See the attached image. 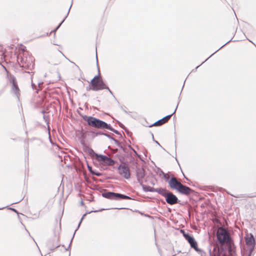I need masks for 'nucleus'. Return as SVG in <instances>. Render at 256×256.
<instances>
[{"label": "nucleus", "instance_id": "nucleus-1", "mask_svg": "<svg viewBox=\"0 0 256 256\" xmlns=\"http://www.w3.org/2000/svg\"><path fill=\"white\" fill-rule=\"evenodd\" d=\"M83 119L92 127L100 129L110 128L108 124L96 118L85 116H83Z\"/></svg>", "mask_w": 256, "mask_h": 256}, {"label": "nucleus", "instance_id": "nucleus-2", "mask_svg": "<svg viewBox=\"0 0 256 256\" xmlns=\"http://www.w3.org/2000/svg\"><path fill=\"white\" fill-rule=\"evenodd\" d=\"M108 86L103 82L99 75L96 76L90 81V84L86 87V90H92L94 91L107 88Z\"/></svg>", "mask_w": 256, "mask_h": 256}, {"label": "nucleus", "instance_id": "nucleus-3", "mask_svg": "<svg viewBox=\"0 0 256 256\" xmlns=\"http://www.w3.org/2000/svg\"><path fill=\"white\" fill-rule=\"evenodd\" d=\"M218 240L220 244L226 243L230 244V239L227 230L222 228H219L216 233Z\"/></svg>", "mask_w": 256, "mask_h": 256}, {"label": "nucleus", "instance_id": "nucleus-4", "mask_svg": "<svg viewBox=\"0 0 256 256\" xmlns=\"http://www.w3.org/2000/svg\"><path fill=\"white\" fill-rule=\"evenodd\" d=\"M102 196L104 198L112 200H132V198L129 196L124 195L123 194L116 193L114 192H105L102 193Z\"/></svg>", "mask_w": 256, "mask_h": 256}, {"label": "nucleus", "instance_id": "nucleus-5", "mask_svg": "<svg viewBox=\"0 0 256 256\" xmlns=\"http://www.w3.org/2000/svg\"><path fill=\"white\" fill-rule=\"evenodd\" d=\"M246 242L248 247V256H250L255 246V239L252 234H246Z\"/></svg>", "mask_w": 256, "mask_h": 256}, {"label": "nucleus", "instance_id": "nucleus-6", "mask_svg": "<svg viewBox=\"0 0 256 256\" xmlns=\"http://www.w3.org/2000/svg\"><path fill=\"white\" fill-rule=\"evenodd\" d=\"M118 173L126 179L130 178V168L126 164H122L118 167Z\"/></svg>", "mask_w": 256, "mask_h": 256}, {"label": "nucleus", "instance_id": "nucleus-7", "mask_svg": "<svg viewBox=\"0 0 256 256\" xmlns=\"http://www.w3.org/2000/svg\"><path fill=\"white\" fill-rule=\"evenodd\" d=\"M96 160L108 166H112L114 164V160L102 154H96Z\"/></svg>", "mask_w": 256, "mask_h": 256}, {"label": "nucleus", "instance_id": "nucleus-8", "mask_svg": "<svg viewBox=\"0 0 256 256\" xmlns=\"http://www.w3.org/2000/svg\"><path fill=\"white\" fill-rule=\"evenodd\" d=\"M165 198L166 202L170 205L178 204L179 202L178 198L172 192L169 191L165 196Z\"/></svg>", "mask_w": 256, "mask_h": 256}, {"label": "nucleus", "instance_id": "nucleus-9", "mask_svg": "<svg viewBox=\"0 0 256 256\" xmlns=\"http://www.w3.org/2000/svg\"><path fill=\"white\" fill-rule=\"evenodd\" d=\"M136 178L138 182L142 184L144 182V178L145 176V171L144 168H138L136 169Z\"/></svg>", "mask_w": 256, "mask_h": 256}, {"label": "nucleus", "instance_id": "nucleus-10", "mask_svg": "<svg viewBox=\"0 0 256 256\" xmlns=\"http://www.w3.org/2000/svg\"><path fill=\"white\" fill-rule=\"evenodd\" d=\"M178 106V104L177 105L175 110H174V112L172 114L164 116L162 118V119L158 120L157 122H155L154 124H152V125L150 126L151 127L152 126H160V125H162V124L166 122L170 119V118L172 116V114H174L176 112Z\"/></svg>", "mask_w": 256, "mask_h": 256}, {"label": "nucleus", "instance_id": "nucleus-11", "mask_svg": "<svg viewBox=\"0 0 256 256\" xmlns=\"http://www.w3.org/2000/svg\"><path fill=\"white\" fill-rule=\"evenodd\" d=\"M182 184L178 182L175 177H172L168 181V184L172 189L178 190Z\"/></svg>", "mask_w": 256, "mask_h": 256}, {"label": "nucleus", "instance_id": "nucleus-12", "mask_svg": "<svg viewBox=\"0 0 256 256\" xmlns=\"http://www.w3.org/2000/svg\"><path fill=\"white\" fill-rule=\"evenodd\" d=\"M210 256H227L224 254L223 250L218 247L214 246L213 250H209Z\"/></svg>", "mask_w": 256, "mask_h": 256}, {"label": "nucleus", "instance_id": "nucleus-13", "mask_svg": "<svg viewBox=\"0 0 256 256\" xmlns=\"http://www.w3.org/2000/svg\"><path fill=\"white\" fill-rule=\"evenodd\" d=\"M10 80L12 84V90L14 92L17 98H18L20 96V90L18 88L16 78L14 77H12L11 78Z\"/></svg>", "mask_w": 256, "mask_h": 256}, {"label": "nucleus", "instance_id": "nucleus-14", "mask_svg": "<svg viewBox=\"0 0 256 256\" xmlns=\"http://www.w3.org/2000/svg\"><path fill=\"white\" fill-rule=\"evenodd\" d=\"M177 190L179 192L185 195H188L193 192L190 188L182 184H181Z\"/></svg>", "mask_w": 256, "mask_h": 256}, {"label": "nucleus", "instance_id": "nucleus-15", "mask_svg": "<svg viewBox=\"0 0 256 256\" xmlns=\"http://www.w3.org/2000/svg\"><path fill=\"white\" fill-rule=\"evenodd\" d=\"M168 192V190H166L164 188H155L154 189V192H156L158 194H161L162 196H164L165 198V196L167 194Z\"/></svg>", "mask_w": 256, "mask_h": 256}, {"label": "nucleus", "instance_id": "nucleus-16", "mask_svg": "<svg viewBox=\"0 0 256 256\" xmlns=\"http://www.w3.org/2000/svg\"><path fill=\"white\" fill-rule=\"evenodd\" d=\"M142 188V190L146 192H154L155 188L150 187V186L144 184L143 183H142V184H140Z\"/></svg>", "mask_w": 256, "mask_h": 256}, {"label": "nucleus", "instance_id": "nucleus-17", "mask_svg": "<svg viewBox=\"0 0 256 256\" xmlns=\"http://www.w3.org/2000/svg\"><path fill=\"white\" fill-rule=\"evenodd\" d=\"M189 244H190V246L194 249L196 251H200V248H198L197 242L194 238L192 240Z\"/></svg>", "mask_w": 256, "mask_h": 256}, {"label": "nucleus", "instance_id": "nucleus-18", "mask_svg": "<svg viewBox=\"0 0 256 256\" xmlns=\"http://www.w3.org/2000/svg\"><path fill=\"white\" fill-rule=\"evenodd\" d=\"M86 214H84L83 215L82 217V218H81V220H80V222H79V224H78V228H77V229L75 230V232H76V231L79 228L80 226V224H81V222H82V220L84 218V216H86ZM75 233H76V232H74V235H73L72 238V240H70V244H69V247H70V245H71V244H72V239H73V238H74V234H75Z\"/></svg>", "mask_w": 256, "mask_h": 256}, {"label": "nucleus", "instance_id": "nucleus-19", "mask_svg": "<svg viewBox=\"0 0 256 256\" xmlns=\"http://www.w3.org/2000/svg\"><path fill=\"white\" fill-rule=\"evenodd\" d=\"M88 153L90 155L92 156H95L96 158V154H96L92 149L90 148L88 150Z\"/></svg>", "mask_w": 256, "mask_h": 256}, {"label": "nucleus", "instance_id": "nucleus-20", "mask_svg": "<svg viewBox=\"0 0 256 256\" xmlns=\"http://www.w3.org/2000/svg\"><path fill=\"white\" fill-rule=\"evenodd\" d=\"M228 252L230 256H234V252L233 250L232 247L231 246H230L228 247Z\"/></svg>", "mask_w": 256, "mask_h": 256}, {"label": "nucleus", "instance_id": "nucleus-21", "mask_svg": "<svg viewBox=\"0 0 256 256\" xmlns=\"http://www.w3.org/2000/svg\"><path fill=\"white\" fill-rule=\"evenodd\" d=\"M108 126H109L110 128H106V129L109 130H111V131H112V132H114V133H116V134H119L118 132V130H116L114 129V128H113L111 126H110V124H108Z\"/></svg>", "mask_w": 256, "mask_h": 256}, {"label": "nucleus", "instance_id": "nucleus-22", "mask_svg": "<svg viewBox=\"0 0 256 256\" xmlns=\"http://www.w3.org/2000/svg\"><path fill=\"white\" fill-rule=\"evenodd\" d=\"M188 242V243L190 242L194 239V238L192 236L190 235V236H187V238H186Z\"/></svg>", "mask_w": 256, "mask_h": 256}, {"label": "nucleus", "instance_id": "nucleus-23", "mask_svg": "<svg viewBox=\"0 0 256 256\" xmlns=\"http://www.w3.org/2000/svg\"><path fill=\"white\" fill-rule=\"evenodd\" d=\"M201 256H206V252H203L201 249L200 248V251H196Z\"/></svg>", "mask_w": 256, "mask_h": 256}, {"label": "nucleus", "instance_id": "nucleus-24", "mask_svg": "<svg viewBox=\"0 0 256 256\" xmlns=\"http://www.w3.org/2000/svg\"><path fill=\"white\" fill-rule=\"evenodd\" d=\"M151 134H152V136L153 140L156 142V144H158V146H160L161 148H162V146H160V143L158 141L154 140L153 134L152 133H151Z\"/></svg>", "mask_w": 256, "mask_h": 256}, {"label": "nucleus", "instance_id": "nucleus-25", "mask_svg": "<svg viewBox=\"0 0 256 256\" xmlns=\"http://www.w3.org/2000/svg\"><path fill=\"white\" fill-rule=\"evenodd\" d=\"M64 20L54 30V31L56 30L61 26V24H62V22H64Z\"/></svg>", "mask_w": 256, "mask_h": 256}, {"label": "nucleus", "instance_id": "nucleus-26", "mask_svg": "<svg viewBox=\"0 0 256 256\" xmlns=\"http://www.w3.org/2000/svg\"><path fill=\"white\" fill-rule=\"evenodd\" d=\"M187 236H190V234H188L184 233V236L185 238H187Z\"/></svg>", "mask_w": 256, "mask_h": 256}, {"label": "nucleus", "instance_id": "nucleus-27", "mask_svg": "<svg viewBox=\"0 0 256 256\" xmlns=\"http://www.w3.org/2000/svg\"><path fill=\"white\" fill-rule=\"evenodd\" d=\"M92 174H95L96 176H100V173H94V172H92Z\"/></svg>", "mask_w": 256, "mask_h": 256}, {"label": "nucleus", "instance_id": "nucleus-28", "mask_svg": "<svg viewBox=\"0 0 256 256\" xmlns=\"http://www.w3.org/2000/svg\"><path fill=\"white\" fill-rule=\"evenodd\" d=\"M32 86L33 89H36V86L33 83H32Z\"/></svg>", "mask_w": 256, "mask_h": 256}, {"label": "nucleus", "instance_id": "nucleus-29", "mask_svg": "<svg viewBox=\"0 0 256 256\" xmlns=\"http://www.w3.org/2000/svg\"><path fill=\"white\" fill-rule=\"evenodd\" d=\"M104 133H102V132H97L96 134V135L98 136V134H101V135H104Z\"/></svg>", "mask_w": 256, "mask_h": 256}, {"label": "nucleus", "instance_id": "nucleus-30", "mask_svg": "<svg viewBox=\"0 0 256 256\" xmlns=\"http://www.w3.org/2000/svg\"><path fill=\"white\" fill-rule=\"evenodd\" d=\"M106 90H108V92H110V93L111 94H112V91L110 90V88L108 87L107 88H106Z\"/></svg>", "mask_w": 256, "mask_h": 256}, {"label": "nucleus", "instance_id": "nucleus-31", "mask_svg": "<svg viewBox=\"0 0 256 256\" xmlns=\"http://www.w3.org/2000/svg\"><path fill=\"white\" fill-rule=\"evenodd\" d=\"M106 90H108V92H110V93L111 94H112V91L110 90V88L108 87L107 88H106Z\"/></svg>", "mask_w": 256, "mask_h": 256}, {"label": "nucleus", "instance_id": "nucleus-32", "mask_svg": "<svg viewBox=\"0 0 256 256\" xmlns=\"http://www.w3.org/2000/svg\"><path fill=\"white\" fill-rule=\"evenodd\" d=\"M104 135L106 136H107L109 138H110V136L108 134H104Z\"/></svg>", "mask_w": 256, "mask_h": 256}, {"label": "nucleus", "instance_id": "nucleus-33", "mask_svg": "<svg viewBox=\"0 0 256 256\" xmlns=\"http://www.w3.org/2000/svg\"><path fill=\"white\" fill-rule=\"evenodd\" d=\"M72 4H71L70 6V8H69V9H68V14H67V16L68 15V13H69V12H70V8H71V6H72Z\"/></svg>", "mask_w": 256, "mask_h": 256}, {"label": "nucleus", "instance_id": "nucleus-34", "mask_svg": "<svg viewBox=\"0 0 256 256\" xmlns=\"http://www.w3.org/2000/svg\"><path fill=\"white\" fill-rule=\"evenodd\" d=\"M10 209L16 212H17V211L15 209H14V208H10Z\"/></svg>", "mask_w": 256, "mask_h": 256}, {"label": "nucleus", "instance_id": "nucleus-35", "mask_svg": "<svg viewBox=\"0 0 256 256\" xmlns=\"http://www.w3.org/2000/svg\"><path fill=\"white\" fill-rule=\"evenodd\" d=\"M120 126L124 129H125V128H124V126L122 124H120Z\"/></svg>", "mask_w": 256, "mask_h": 256}, {"label": "nucleus", "instance_id": "nucleus-36", "mask_svg": "<svg viewBox=\"0 0 256 256\" xmlns=\"http://www.w3.org/2000/svg\"><path fill=\"white\" fill-rule=\"evenodd\" d=\"M96 62L97 64L98 63V58H97V52H96Z\"/></svg>", "mask_w": 256, "mask_h": 256}, {"label": "nucleus", "instance_id": "nucleus-37", "mask_svg": "<svg viewBox=\"0 0 256 256\" xmlns=\"http://www.w3.org/2000/svg\"><path fill=\"white\" fill-rule=\"evenodd\" d=\"M164 178H166V180H168V177H166V175L164 176Z\"/></svg>", "mask_w": 256, "mask_h": 256}, {"label": "nucleus", "instance_id": "nucleus-38", "mask_svg": "<svg viewBox=\"0 0 256 256\" xmlns=\"http://www.w3.org/2000/svg\"><path fill=\"white\" fill-rule=\"evenodd\" d=\"M76 67L78 68V66L75 64V62H72Z\"/></svg>", "mask_w": 256, "mask_h": 256}, {"label": "nucleus", "instance_id": "nucleus-39", "mask_svg": "<svg viewBox=\"0 0 256 256\" xmlns=\"http://www.w3.org/2000/svg\"><path fill=\"white\" fill-rule=\"evenodd\" d=\"M88 170H90V168H92L91 167H90L89 166H88Z\"/></svg>", "mask_w": 256, "mask_h": 256}, {"label": "nucleus", "instance_id": "nucleus-40", "mask_svg": "<svg viewBox=\"0 0 256 256\" xmlns=\"http://www.w3.org/2000/svg\"><path fill=\"white\" fill-rule=\"evenodd\" d=\"M28 154H29V152H28V150H27V152H26V154L28 156Z\"/></svg>", "mask_w": 256, "mask_h": 256}, {"label": "nucleus", "instance_id": "nucleus-41", "mask_svg": "<svg viewBox=\"0 0 256 256\" xmlns=\"http://www.w3.org/2000/svg\"><path fill=\"white\" fill-rule=\"evenodd\" d=\"M227 43H226V44H224L222 46L220 47V48H222L223 46H225V45Z\"/></svg>", "mask_w": 256, "mask_h": 256}, {"label": "nucleus", "instance_id": "nucleus-42", "mask_svg": "<svg viewBox=\"0 0 256 256\" xmlns=\"http://www.w3.org/2000/svg\"><path fill=\"white\" fill-rule=\"evenodd\" d=\"M124 112L127 113V112L126 110H124Z\"/></svg>", "mask_w": 256, "mask_h": 256}, {"label": "nucleus", "instance_id": "nucleus-43", "mask_svg": "<svg viewBox=\"0 0 256 256\" xmlns=\"http://www.w3.org/2000/svg\"><path fill=\"white\" fill-rule=\"evenodd\" d=\"M133 151L134 152V153H136V152L133 149Z\"/></svg>", "mask_w": 256, "mask_h": 256}, {"label": "nucleus", "instance_id": "nucleus-44", "mask_svg": "<svg viewBox=\"0 0 256 256\" xmlns=\"http://www.w3.org/2000/svg\"><path fill=\"white\" fill-rule=\"evenodd\" d=\"M200 66H197V67L196 68H198Z\"/></svg>", "mask_w": 256, "mask_h": 256}, {"label": "nucleus", "instance_id": "nucleus-45", "mask_svg": "<svg viewBox=\"0 0 256 256\" xmlns=\"http://www.w3.org/2000/svg\"><path fill=\"white\" fill-rule=\"evenodd\" d=\"M81 204H84L83 202H82Z\"/></svg>", "mask_w": 256, "mask_h": 256}, {"label": "nucleus", "instance_id": "nucleus-46", "mask_svg": "<svg viewBox=\"0 0 256 256\" xmlns=\"http://www.w3.org/2000/svg\"><path fill=\"white\" fill-rule=\"evenodd\" d=\"M220 48L218 50H216V52H218V51L219 50H220Z\"/></svg>", "mask_w": 256, "mask_h": 256}, {"label": "nucleus", "instance_id": "nucleus-47", "mask_svg": "<svg viewBox=\"0 0 256 256\" xmlns=\"http://www.w3.org/2000/svg\"><path fill=\"white\" fill-rule=\"evenodd\" d=\"M66 18H67V16H66V18H64V20L66 19Z\"/></svg>", "mask_w": 256, "mask_h": 256}, {"label": "nucleus", "instance_id": "nucleus-48", "mask_svg": "<svg viewBox=\"0 0 256 256\" xmlns=\"http://www.w3.org/2000/svg\"><path fill=\"white\" fill-rule=\"evenodd\" d=\"M66 18H67V16H66V18H64V20L66 19Z\"/></svg>", "mask_w": 256, "mask_h": 256}, {"label": "nucleus", "instance_id": "nucleus-49", "mask_svg": "<svg viewBox=\"0 0 256 256\" xmlns=\"http://www.w3.org/2000/svg\"><path fill=\"white\" fill-rule=\"evenodd\" d=\"M4 208H0V210H2V209H3Z\"/></svg>", "mask_w": 256, "mask_h": 256}]
</instances>
